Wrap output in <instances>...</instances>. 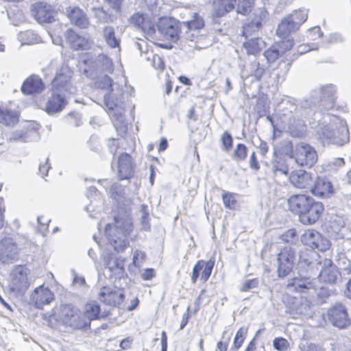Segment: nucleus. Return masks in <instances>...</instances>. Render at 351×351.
I'll return each instance as SVG.
<instances>
[{
  "instance_id": "nucleus-1",
  "label": "nucleus",
  "mask_w": 351,
  "mask_h": 351,
  "mask_svg": "<svg viewBox=\"0 0 351 351\" xmlns=\"http://www.w3.org/2000/svg\"><path fill=\"white\" fill-rule=\"evenodd\" d=\"M335 91L332 84L314 90L310 95L300 101L299 108L295 105V99L287 97L282 99V115L288 117L289 130L293 136L302 134L304 125L303 119L311 118L333 107Z\"/></svg>"
},
{
  "instance_id": "nucleus-2",
  "label": "nucleus",
  "mask_w": 351,
  "mask_h": 351,
  "mask_svg": "<svg viewBox=\"0 0 351 351\" xmlns=\"http://www.w3.org/2000/svg\"><path fill=\"white\" fill-rule=\"evenodd\" d=\"M289 210L298 216L304 225L314 224L324 211V204L306 194H295L287 199Z\"/></svg>"
},
{
  "instance_id": "nucleus-3",
  "label": "nucleus",
  "mask_w": 351,
  "mask_h": 351,
  "mask_svg": "<svg viewBox=\"0 0 351 351\" xmlns=\"http://www.w3.org/2000/svg\"><path fill=\"white\" fill-rule=\"evenodd\" d=\"M326 118L330 121L329 125H322L319 124L317 134L323 143L343 145L349 142V130L346 121L340 117L326 114Z\"/></svg>"
},
{
  "instance_id": "nucleus-4",
  "label": "nucleus",
  "mask_w": 351,
  "mask_h": 351,
  "mask_svg": "<svg viewBox=\"0 0 351 351\" xmlns=\"http://www.w3.org/2000/svg\"><path fill=\"white\" fill-rule=\"evenodd\" d=\"M114 223L106 226V234L117 252L123 251L129 245L127 237L132 232L133 224L130 217H115Z\"/></svg>"
},
{
  "instance_id": "nucleus-5",
  "label": "nucleus",
  "mask_w": 351,
  "mask_h": 351,
  "mask_svg": "<svg viewBox=\"0 0 351 351\" xmlns=\"http://www.w3.org/2000/svg\"><path fill=\"white\" fill-rule=\"evenodd\" d=\"M289 156L300 167L310 168L317 161L315 149L305 143H299L292 147Z\"/></svg>"
},
{
  "instance_id": "nucleus-6",
  "label": "nucleus",
  "mask_w": 351,
  "mask_h": 351,
  "mask_svg": "<svg viewBox=\"0 0 351 351\" xmlns=\"http://www.w3.org/2000/svg\"><path fill=\"white\" fill-rule=\"evenodd\" d=\"M296 247L285 246L280 249L277 254V275L283 278L289 276L292 271L297 258Z\"/></svg>"
},
{
  "instance_id": "nucleus-7",
  "label": "nucleus",
  "mask_w": 351,
  "mask_h": 351,
  "mask_svg": "<svg viewBox=\"0 0 351 351\" xmlns=\"http://www.w3.org/2000/svg\"><path fill=\"white\" fill-rule=\"evenodd\" d=\"M158 32L167 40L177 43L180 39L182 23L171 17L159 19L157 24Z\"/></svg>"
},
{
  "instance_id": "nucleus-8",
  "label": "nucleus",
  "mask_w": 351,
  "mask_h": 351,
  "mask_svg": "<svg viewBox=\"0 0 351 351\" xmlns=\"http://www.w3.org/2000/svg\"><path fill=\"white\" fill-rule=\"evenodd\" d=\"M301 241L304 245L320 252H326L330 246L329 240L313 229L306 230L301 236Z\"/></svg>"
},
{
  "instance_id": "nucleus-9",
  "label": "nucleus",
  "mask_w": 351,
  "mask_h": 351,
  "mask_svg": "<svg viewBox=\"0 0 351 351\" xmlns=\"http://www.w3.org/2000/svg\"><path fill=\"white\" fill-rule=\"evenodd\" d=\"M329 322L339 328H347L350 324L346 307L341 303H336L328 311Z\"/></svg>"
},
{
  "instance_id": "nucleus-10",
  "label": "nucleus",
  "mask_w": 351,
  "mask_h": 351,
  "mask_svg": "<svg viewBox=\"0 0 351 351\" xmlns=\"http://www.w3.org/2000/svg\"><path fill=\"white\" fill-rule=\"evenodd\" d=\"M267 12L260 8L256 10L247 19L243 26V36L247 38L252 34L257 32L262 27L263 23L267 18Z\"/></svg>"
},
{
  "instance_id": "nucleus-11",
  "label": "nucleus",
  "mask_w": 351,
  "mask_h": 351,
  "mask_svg": "<svg viewBox=\"0 0 351 351\" xmlns=\"http://www.w3.org/2000/svg\"><path fill=\"white\" fill-rule=\"evenodd\" d=\"M72 71L67 66H62L56 72V75L52 81L53 89L55 91L63 92L67 94L72 93L69 82L71 78Z\"/></svg>"
},
{
  "instance_id": "nucleus-12",
  "label": "nucleus",
  "mask_w": 351,
  "mask_h": 351,
  "mask_svg": "<svg viewBox=\"0 0 351 351\" xmlns=\"http://www.w3.org/2000/svg\"><path fill=\"white\" fill-rule=\"evenodd\" d=\"M53 299V292L44 285L35 288L30 295V301L37 308H42L44 305L50 304Z\"/></svg>"
},
{
  "instance_id": "nucleus-13",
  "label": "nucleus",
  "mask_w": 351,
  "mask_h": 351,
  "mask_svg": "<svg viewBox=\"0 0 351 351\" xmlns=\"http://www.w3.org/2000/svg\"><path fill=\"white\" fill-rule=\"evenodd\" d=\"M67 93L55 91L53 89V93L49 98L45 106V111L49 115L60 112L67 104Z\"/></svg>"
},
{
  "instance_id": "nucleus-14",
  "label": "nucleus",
  "mask_w": 351,
  "mask_h": 351,
  "mask_svg": "<svg viewBox=\"0 0 351 351\" xmlns=\"http://www.w3.org/2000/svg\"><path fill=\"white\" fill-rule=\"evenodd\" d=\"M61 319L65 325L73 328H81L83 326L77 309L71 304L62 306Z\"/></svg>"
},
{
  "instance_id": "nucleus-15",
  "label": "nucleus",
  "mask_w": 351,
  "mask_h": 351,
  "mask_svg": "<svg viewBox=\"0 0 351 351\" xmlns=\"http://www.w3.org/2000/svg\"><path fill=\"white\" fill-rule=\"evenodd\" d=\"M99 300L106 304L118 306L124 299L123 291L121 289H112L110 287H103L99 292Z\"/></svg>"
},
{
  "instance_id": "nucleus-16",
  "label": "nucleus",
  "mask_w": 351,
  "mask_h": 351,
  "mask_svg": "<svg viewBox=\"0 0 351 351\" xmlns=\"http://www.w3.org/2000/svg\"><path fill=\"white\" fill-rule=\"evenodd\" d=\"M66 11L71 24L80 29H86L90 25V21L86 13L79 7L69 6Z\"/></svg>"
},
{
  "instance_id": "nucleus-17",
  "label": "nucleus",
  "mask_w": 351,
  "mask_h": 351,
  "mask_svg": "<svg viewBox=\"0 0 351 351\" xmlns=\"http://www.w3.org/2000/svg\"><path fill=\"white\" fill-rule=\"evenodd\" d=\"M19 249L10 239L3 240L0 243V261L3 264L11 263L18 257Z\"/></svg>"
},
{
  "instance_id": "nucleus-18",
  "label": "nucleus",
  "mask_w": 351,
  "mask_h": 351,
  "mask_svg": "<svg viewBox=\"0 0 351 351\" xmlns=\"http://www.w3.org/2000/svg\"><path fill=\"white\" fill-rule=\"evenodd\" d=\"M134 165L132 156L128 153H122L118 160V176L119 180H128L134 174Z\"/></svg>"
},
{
  "instance_id": "nucleus-19",
  "label": "nucleus",
  "mask_w": 351,
  "mask_h": 351,
  "mask_svg": "<svg viewBox=\"0 0 351 351\" xmlns=\"http://www.w3.org/2000/svg\"><path fill=\"white\" fill-rule=\"evenodd\" d=\"M339 275L338 269L332 263V261L330 259L325 258L319 274V280L326 283L335 284L339 279Z\"/></svg>"
},
{
  "instance_id": "nucleus-20",
  "label": "nucleus",
  "mask_w": 351,
  "mask_h": 351,
  "mask_svg": "<svg viewBox=\"0 0 351 351\" xmlns=\"http://www.w3.org/2000/svg\"><path fill=\"white\" fill-rule=\"evenodd\" d=\"M290 182L298 189H311L313 183V178L311 173L299 169L291 172L289 176Z\"/></svg>"
},
{
  "instance_id": "nucleus-21",
  "label": "nucleus",
  "mask_w": 351,
  "mask_h": 351,
  "mask_svg": "<svg viewBox=\"0 0 351 351\" xmlns=\"http://www.w3.org/2000/svg\"><path fill=\"white\" fill-rule=\"evenodd\" d=\"M32 12L38 23H51L53 20L51 7L44 2H37L32 5Z\"/></svg>"
},
{
  "instance_id": "nucleus-22",
  "label": "nucleus",
  "mask_w": 351,
  "mask_h": 351,
  "mask_svg": "<svg viewBox=\"0 0 351 351\" xmlns=\"http://www.w3.org/2000/svg\"><path fill=\"white\" fill-rule=\"evenodd\" d=\"M287 288L290 291L302 293L314 289L315 285L310 278L294 277L288 280Z\"/></svg>"
},
{
  "instance_id": "nucleus-23",
  "label": "nucleus",
  "mask_w": 351,
  "mask_h": 351,
  "mask_svg": "<svg viewBox=\"0 0 351 351\" xmlns=\"http://www.w3.org/2000/svg\"><path fill=\"white\" fill-rule=\"evenodd\" d=\"M313 182L311 191L314 195L326 197L333 194V186L327 178L318 176Z\"/></svg>"
},
{
  "instance_id": "nucleus-24",
  "label": "nucleus",
  "mask_w": 351,
  "mask_h": 351,
  "mask_svg": "<svg viewBox=\"0 0 351 351\" xmlns=\"http://www.w3.org/2000/svg\"><path fill=\"white\" fill-rule=\"evenodd\" d=\"M65 37L66 41L73 49L86 50L90 47L88 40L86 38L77 34L71 28L66 30Z\"/></svg>"
},
{
  "instance_id": "nucleus-25",
  "label": "nucleus",
  "mask_w": 351,
  "mask_h": 351,
  "mask_svg": "<svg viewBox=\"0 0 351 351\" xmlns=\"http://www.w3.org/2000/svg\"><path fill=\"white\" fill-rule=\"evenodd\" d=\"M199 30L186 29V32L183 36H180V38L184 39L193 43L194 45H190L191 47L197 49H201L206 48L208 45L205 43L206 36L203 34H199Z\"/></svg>"
},
{
  "instance_id": "nucleus-26",
  "label": "nucleus",
  "mask_w": 351,
  "mask_h": 351,
  "mask_svg": "<svg viewBox=\"0 0 351 351\" xmlns=\"http://www.w3.org/2000/svg\"><path fill=\"white\" fill-rule=\"evenodd\" d=\"M44 88L42 80L36 75H32L27 78L21 86V91L25 95H32L39 93Z\"/></svg>"
},
{
  "instance_id": "nucleus-27",
  "label": "nucleus",
  "mask_w": 351,
  "mask_h": 351,
  "mask_svg": "<svg viewBox=\"0 0 351 351\" xmlns=\"http://www.w3.org/2000/svg\"><path fill=\"white\" fill-rule=\"evenodd\" d=\"M12 275V283L14 289L21 291L28 287L27 274L22 267H17L14 269Z\"/></svg>"
},
{
  "instance_id": "nucleus-28",
  "label": "nucleus",
  "mask_w": 351,
  "mask_h": 351,
  "mask_svg": "<svg viewBox=\"0 0 351 351\" xmlns=\"http://www.w3.org/2000/svg\"><path fill=\"white\" fill-rule=\"evenodd\" d=\"M95 18L101 23H113L117 19V15L113 10H106L103 7H94L92 8Z\"/></svg>"
},
{
  "instance_id": "nucleus-29",
  "label": "nucleus",
  "mask_w": 351,
  "mask_h": 351,
  "mask_svg": "<svg viewBox=\"0 0 351 351\" xmlns=\"http://www.w3.org/2000/svg\"><path fill=\"white\" fill-rule=\"evenodd\" d=\"M101 35L106 45L110 48H117L120 46V39L115 35V28L111 25L104 26Z\"/></svg>"
},
{
  "instance_id": "nucleus-30",
  "label": "nucleus",
  "mask_w": 351,
  "mask_h": 351,
  "mask_svg": "<svg viewBox=\"0 0 351 351\" xmlns=\"http://www.w3.org/2000/svg\"><path fill=\"white\" fill-rule=\"evenodd\" d=\"M299 29L289 18V16L285 17L281 20L276 29V34L280 38H285L287 35L291 33L295 32Z\"/></svg>"
},
{
  "instance_id": "nucleus-31",
  "label": "nucleus",
  "mask_w": 351,
  "mask_h": 351,
  "mask_svg": "<svg viewBox=\"0 0 351 351\" xmlns=\"http://www.w3.org/2000/svg\"><path fill=\"white\" fill-rule=\"evenodd\" d=\"M19 121V114L10 109L0 107V123L6 126H14Z\"/></svg>"
},
{
  "instance_id": "nucleus-32",
  "label": "nucleus",
  "mask_w": 351,
  "mask_h": 351,
  "mask_svg": "<svg viewBox=\"0 0 351 351\" xmlns=\"http://www.w3.org/2000/svg\"><path fill=\"white\" fill-rule=\"evenodd\" d=\"M236 0H215L213 13L219 16H223L234 8Z\"/></svg>"
},
{
  "instance_id": "nucleus-33",
  "label": "nucleus",
  "mask_w": 351,
  "mask_h": 351,
  "mask_svg": "<svg viewBox=\"0 0 351 351\" xmlns=\"http://www.w3.org/2000/svg\"><path fill=\"white\" fill-rule=\"evenodd\" d=\"M248 54L256 55L265 47V43L261 38H254L245 42L243 45Z\"/></svg>"
},
{
  "instance_id": "nucleus-34",
  "label": "nucleus",
  "mask_w": 351,
  "mask_h": 351,
  "mask_svg": "<svg viewBox=\"0 0 351 351\" xmlns=\"http://www.w3.org/2000/svg\"><path fill=\"white\" fill-rule=\"evenodd\" d=\"M182 27L185 29L200 31L204 27V21L197 13H193L192 19L182 23Z\"/></svg>"
},
{
  "instance_id": "nucleus-35",
  "label": "nucleus",
  "mask_w": 351,
  "mask_h": 351,
  "mask_svg": "<svg viewBox=\"0 0 351 351\" xmlns=\"http://www.w3.org/2000/svg\"><path fill=\"white\" fill-rule=\"evenodd\" d=\"M100 311V306L95 302L87 303L85 305L84 313L86 317L89 320H95L99 319Z\"/></svg>"
},
{
  "instance_id": "nucleus-36",
  "label": "nucleus",
  "mask_w": 351,
  "mask_h": 351,
  "mask_svg": "<svg viewBox=\"0 0 351 351\" xmlns=\"http://www.w3.org/2000/svg\"><path fill=\"white\" fill-rule=\"evenodd\" d=\"M288 16L293 24L300 27L306 21L308 14L306 10H299L293 11Z\"/></svg>"
},
{
  "instance_id": "nucleus-37",
  "label": "nucleus",
  "mask_w": 351,
  "mask_h": 351,
  "mask_svg": "<svg viewBox=\"0 0 351 351\" xmlns=\"http://www.w3.org/2000/svg\"><path fill=\"white\" fill-rule=\"evenodd\" d=\"M247 147L245 144L238 143L232 154V158L237 162L243 161L247 158Z\"/></svg>"
},
{
  "instance_id": "nucleus-38",
  "label": "nucleus",
  "mask_w": 351,
  "mask_h": 351,
  "mask_svg": "<svg viewBox=\"0 0 351 351\" xmlns=\"http://www.w3.org/2000/svg\"><path fill=\"white\" fill-rule=\"evenodd\" d=\"M113 80L108 75H104L99 77L97 82V86L102 90H106L107 93H111L112 91Z\"/></svg>"
},
{
  "instance_id": "nucleus-39",
  "label": "nucleus",
  "mask_w": 351,
  "mask_h": 351,
  "mask_svg": "<svg viewBox=\"0 0 351 351\" xmlns=\"http://www.w3.org/2000/svg\"><path fill=\"white\" fill-rule=\"evenodd\" d=\"M10 141L25 143L31 141L30 132L27 130L13 132L10 137Z\"/></svg>"
},
{
  "instance_id": "nucleus-40",
  "label": "nucleus",
  "mask_w": 351,
  "mask_h": 351,
  "mask_svg": "<svg viewBox=\"0 0 351 351\" xmlns=\"http://www.w3.org/2000/svg\"><path fill=\"white\" fill-rule=\"evenodd\" d=\"M97 61L100 64L102 71L108 73H112L114 69L112 60L107 55H99L97 57Z\"/></svg>"
},
{
  "instance_id": "nucleus-41",
  "label": "nucleus",
  "mask_w": 351,
  "mask_h": 351,
  "mask_svg": "<svg viewBox=\"0 0 351 351\" xmlns=\"http://www.w3.org/2000/svg\"><path fill=\"white\" fill-rule=\"evenodd\" d=\"M280 239L285 243L296 244L298 241L297 230L294 228L289 229L280 236Z\"/></svg>"
},
{
  "instance_id": "nucleus-42",
  "label": "nucleus",
  "mask_w": 351,
  "mask_h": 351,
  "mask_svg": "<svg viewBox=\"0 0 351 351\" xmlns=\"http://www.w3.org/2000/svg\"><path fill=\"white\" fill-rule=\"evenodd\" d=\"M140 29L147 36H152L155 34L157 27H156L155 23L151 18L147 16Z\"/></svg>"
},
{
  "instance_id": "nucleus-43",
  "label": "nucleus",
  "mask_w": 351,
  "mask_h": 351,
  "mask_svg": "<svg viewBox=\"0 0 351 351\" xmlns=\"http://www.w3.org/2000/svg\"><path fill=\"white\" fill-rule=\"evenodd\" d=\"M215 265V260L213 258H210L208 261H204V265H202V272L201 274V280L204 282H206L210 278L213 267Z\"/></svg>"
},
{
  "instance_id": "nucleus-44",
  "label": "nucleus",
  "mask_w": 351,
  "mask_h": 351,
  "mask_svg": "<svg viewBox=\"0 0 351 351\" xmlns=\"http://www.w3.org/2000/svg\"><path fill=\"white\" fill-rule=\"evenodd\" d=\"M265 73V69L260 65V63L254 61L250 64V75L253 76L256 80H260Z\"/></svg>"
},
{
  "instance_id": "nucleus-45",
  "label": "nucleus",
  "mask_w": 351,
  "mask_h": 351,
  "mask_svg": "<svg viewBox=\"0 0 351 351\" xmlns=\"http://www.w3.org/2000/svg\"><path fill=\"white\" fill-rule=\"evenodd\" d=\"M106 267L108 268L110 271L116 272L117 270H123V263L118 258L110 257L105 261Z\"/></svg>"
},
{
  "instance_id": "nucleus-46",
  "label": "nucleus",
  "mask_w": 351,
  "mask_h": 351,
  "mask_svg": "<svg viewBox=\"0 0 351 351\" xmlns=\"http://www.w3.org/2000/svg\"><path fill=\"white\" fill-rule=\"evenodd\" d=\"M141 224L143 228L145 230H149L150 229V224L149 223V210L148 206L146 204H141Z\"/></svg>"
},
{
  "instance_id": "nucleus-47",
  "label": "nucleus",
  "mask_w": 351,
  "mask_h": 351,
  "mask_svg": "<svg viewBox=\"0 0 351 351\" xmlns=\"http://www.w3.org/2000/svg\"><path fill=\"white\" fill-rule=\"evenodd\" d=\"M246 333L247 330L244 328H241L237 331L233 342L236 350H238L242 346L245 338Z\"/></svg>"
},
{
  "instance_id": "nucleus-48",
  "label": "nucleus",
  "mask_w": 351,
  "mask_h": 351,
  "mask_svg": "<svg viewBox=\"0 0 351 351\" xmlns=\"http://www.w3.org/2000/svg\"><path fill=\"white\" fill-rule=\"evenodd\" d=\"M223 149L225 152H229L233 144V138L232 135L228 132H224L221 137Z\"/></svg>"
},
{
  "instance_id": "nucleus-49",
  "label": "nucleus",
  "mask_w": 351,
  "mask_h": 351,
  "mask_svg": "<svg viewBox=\"0 0 351 351\" xmlns=\"http://www.w3.org/2000/svg\"><path fill=\"white\" fill-rule=\"evenodd\" d=\"M280 55L279 50L274 47L268 49L264 52V56L269 63L274 62L278 58Z\"/></svg>"
},
{
  "instance_id": "nucleus-50",
  "label": "nucleus",
  "mask_w": 351,
  "mask_h": 351,
  "mask_svg": "<svg viewBox=\"0 0 351 351\" xmlns=\"http://www.w3.org/2000/svg\"><path fill=\"white\" fill-rule=\"evenodd\" d=\"M224 206L229 209H234L237 205V201L234 195L230 193H225L222 195Z\"/></svg>"
},
{
  "instance_id": "nucleus-51",
  "label": "nucleus",
  "mask_w": 351,
  "mask_h": 351,
  "mask_svg": "<svg viewBox=\"0 0 351 351\" xmlns=\"http://www.w3.org/2000/svg\"><path fill=\"white\" fill-rule=\"evenodd\" d=\"M50 221V219L48 218L45 217L43 215L38 216L37 217V223L38 225V228L37 231L43 234L46 232V230L48 228L49 223Z\"/></svg>"
},
{
  "instance_id": "nucleus-52",
  "label": "nucleus",
  "mask_w": 351,
  "mask_h": 351,
  "mask_svg": "<svg viewBox=\"0 0 351 351\" xmlns=\"http://www.w3.org/2000/svg\"><path fill=\"white\" fill-rule=\"evenodd\" d=\"M273 346L278 351H285L289 346V343L285 338L276 337L273 341Z\"/></svg>"
},
{
  "instance_id": "nucleus-53",
  "label": "nucleus",
  "mask_w": 351,
  "mask_h": 351,
  "mask_svg": "<svg viewBox=\"0 0 351 351\" xmlns=\"http://www.w3.org/2000/svg\"><path fill=\"white\" fill-rule=\"evenodd\" d=\"M104 104L108 110H113L118 105L117 99H114L110 93H106L104 96Z\"/></svg>"
},
{
  "instance_id": "nucleus-54",
  "label": "nucleus",
  "mask_w": 351,
  "mask_h": 351,
  "mask_svg": "<svg viewBox=\"0 0 351 351\" xmlns=\"http://www.w3.org/2000/svg\"><path fill=\"white\" fill-rule=\"evenodd\" d=\"M147 16V15L140 13L134 14L131 16L130 22L131 24L140 29Z\"/></svg>"
},
{
  "instance_id": "nucleus-55",
  "label": "nucleus",
  "mask_w": 351,
  "mask_h": 351,
  "mask_svg": "<svg viewBox=\"0 0 351 351\" xmlns=\"http://www.w3.org/2000/svg\"><path fill=\"white\" fill-rule=\"evenodd\" d=\"M35 34L31 30H27L24 32H20L19 34V38L22 40L24 43L29 44L31 43H34V40H36L34 38Z\"/></svg>"
},
{
  "instance_id": "nucleus-56",
  "label": "nucleus",
  "mask_w": 351,
  "mask_h": 351,
  "mask_svg": "<svg viewBox=\"0 0 351 351\" xmlns=\"http://www.w3.org/2000/svg\"><path fill=\"white\" fill-rule=\"evenodd\" d=\"M259 280L258 278H252L247 280L241 288L242 291H247L252 289L256 288L258 286Z\"/></svg>"
},
{
  "instance_id": "nucleus-57",
  "label": "nucleus",
  "mask_w": 351,
  "mask_h": 351,
  "mask_svg": "<svg viewBox=\"0 0 351 351\" xmlns=\"http://www.w3.org/2000/svg\"><path fill=\"white\" fill-rule=\"evenodd\" d=\"M202 265H204V261L202 260L198 261L194 265L191 276V280L193 283H195L197 278H199L200 271L202 269Z\"/></svg>"
},
{
  "instance_id": "nucleus-58",
  "label": "nucleus",
  "mask_w": 351,
  "mask_h": 351,
  "mask_svg": "<svg viewBox=\"0 0 351 351\" xmlns=\"http://www.w3.org/2000/svg\"><path fill=\"white\" fill-rule=\"evenodd\" d=\"M124 0H104V1L110 6V9L115 13H120L121 11V5Z\"/></svg>"
},
{
  "instance_id": "nucleus-59",
  "label": "nucleus",
  "mask_w": 351,
  "mask_h": 351,
  "mask_svg": "<svg viewBox=\"0 0 351 351\" xmlns=\"http://www.w3.org/2000/svg\"><path fill=\"white\" fill-rule=\"evenodd\" d=\"M251 7L252 4L238 1L237 5V12L238 14L246 15L251 12Z\"/></svg>"
},
{
  "instance_id": "nucleus-60",
  "label": "nucleus",
  "mask_w": 351,
  "mask_h": 351,
  "mask_svg": "<svg viewBox=\"0 0 351 351\" xmlns=\"http://www.w3.org/2000/svg\"><path fill=\"white\" fill-rule=\"evenodd\" d=\"M272 170L275 173L279 172L283 175H287L289 172L288 167L284 163L281 162L274 163L272 165Z\"/></svg>"
},
{
  "instance_id": "nucleus-61",
  "label": "nucleus",
  "mask_w": 351,
  "mask_h": 351,
  "mask_svg": "<svg viewBox=\"0 0 351 351\" xmlns=\"http://www.w3.org/2000/svg\"><path fill=\"white\" fill-rule=\"evenodd\" d=\"M69 116L71 118V123L75 126L78 127L81 125L82 121H81V116L77 113V112H71L69 114Z\"/></svg>"
},
{
  "instance_id": "nucleus-62",
  "label": "nucleus",
  "mask_w": 351,
  "mask_h": 351,
  "mask_svg": "<svg viewBox=\"0 0 351 351\" xmlns=\"http://www.w3.org/2000/svg\"><path fill=\"white\" fill-rule=\"evenodd\" d=\"M250 167L253 170H258L260 165L256 158V156L254 152H252L250 156L249 160Z\"/></svg>"
},
{
  "instance_id": "nucleus-63",
  "label": "nucleus",
  "mask_w": 351,
  "mask_h": 351,
  "mask_svg": "<svg viewBox=\"0 0 351 351\" xmlns=\"http://www.w3.org/2000/svg\"><path fill=\"white\" fill-rule=\"evenodd\" d=\"M300 351H324V350L315 343H308L300 348Z\"/></svg>"
},
{
  "instance_id": "nucleus-64",
  "label": "nucleus",
  "mask_w": 351,
  "mask_h": 351,
  "mask_svg": "<svg viewBox=\"0 0 351 351\" xmlns=\"http://www.w3.org/2000/svg\"><path fill=\"white\" fill-rule=\"evenodd\" d=\"M153 65L156 69L160 70L163 69L165 66V64L162 58L157 55L154 56L153 57Z\"/></svg>"
}]
</instances>
